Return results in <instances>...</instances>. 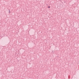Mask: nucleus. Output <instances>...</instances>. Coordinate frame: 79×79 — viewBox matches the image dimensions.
I'll use <instances>...</instances> for the list:
<instances>
[{"label": "nucleus", "instance_id": "nucleus-1", "mask_svg": "<svg viewBox=\"0 0 79 79\" xmlns=\"http://www.w3.org/2000/svg\"><path fill=\"white\" fill-rule=\"evenodd\" d=\"M48 8H50V6H49V7H48Z\"/></svg>", "mask_w": 79, "mask_h": 79}]
</instances>
